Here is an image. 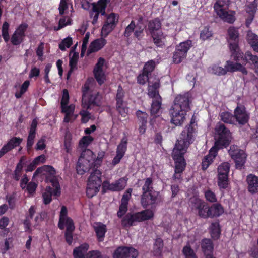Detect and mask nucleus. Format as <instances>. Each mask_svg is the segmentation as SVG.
<instances>
[{
  "instance_id": "nucleus-49",
  "label": "nucleus",
  "mask_w": 258,
  "mask_h": 258,
  "mask_svg": "<svg viewBox=\"0 0 258 258\" xmlns=\"http://www.w3.org/2000/svg\"><path fill=\"white\" fill-rule=\"evenodd\" d=\"M221 120L223 122L232 124L234 121V116H233L231 113L227 112H222L220 114Z\"/></svg>"
},
{
  "instance_id": "nucleus-3",
  "label": "nucleus",
  "mask_w": 258,
  "mask_h": 258,
  "mask_svg": "<svg viewBox=\"0 0 258 258\" xmlns=\"http://www.w3.org/2000/svg\"><path fill=\"white\" fill-rule=\"evenodd\" d=\"M215 132L218 135V137L215 141L214 146L210 150L209 154L205 156L202 160V167L203 170L206 169L213 162L217 154L218 149L227 146L231 141V133L224 125H217L215 127Z\"/></svg>"
},
{
  "instance_id": "nucleus-25",
  "label": "nucleus",
  "mask_w": 258,
  "mask_h": 258,
  "mask_svg": "<svg viewBox=\"0 0 258 258\" xmlns=\"http://www.w3.org/2000/svg\"><path fill=\"white\" fill-rule=\"evenodd\" d=\"M22 141V139L18 137L11 138L7 144L5 145L0 150V157L13 149L19 146Z\"/></svg>"
},
{
  "instance_id": "nucleus-60",
  "label": "nucleus",
  "mask_w": 258,
  "mask_h": 258,
  "mask_svg": "<svg viewBox=\"0 0 258 258\" xmlns=\"http://www.w3.org/2000/svg\"><path fill=\"white\" fill-rule=\"evenodd\" d=\"M89 89V82L88 81H87L85 84L84 85L83 87H82V92H83V95H82V105L83 106V107H85L84 105V101L86 100V94L87 92L88 91Z\"/></svg>"
},
{
  "instance_id": "nucleus-19",
  "label": "nucleus",
  "mask_w": 258,
  "mask_h": 258,
  "mask_svg": "<svg viewBox=\"0 0 258 258\" xmlns=\"http://www.w3.org/2000/svg\"><path fill=\"white\" fill-rule=\"evenodd\" d=\"M138 255V251L133 248L120 247L114 251L113 258H136Z\"/></svg>"
},
{
  "instance_id": "nucleus-54",
  "label": "nucleus",
  "mask_w": 258,
  "mask_h": 258,
  "mask_svg": "<svg viewBox=\"0 0 258 258\" xmlns=\"http://www.w3.org/2000/svg\"><path fill=\"white\" fill-rule=\"evenodd\" d=\"M72 44V39L71 37H68L63 40L61 43L59 44V48L64 51L66 48H69Z\"/></svg>"
},
{
  "instance_id": "nucleus-23",
  "label": "nucleus",
  "mask_w": 258,
  "mask_h": 258,
  "mask_svg": "<svg viewBox=\"0 0 258 258\" xmlns=\"http://www.w3.org/2000/svg\"><path fill=\"white\" fill-rule=\"evenodd\" d=\"M234 118L236 121L241 124H244L247 122L249 115L243 106H238L234 110Z\"/></svg>"
},
{
  "instance_id": "nucleus-34",
  "label": "nucleus",
  "mask_w": 258,
  "mask_h": 258,
  "mask_svg": "<svg viewBox=\"0 0 258 258\" xmlns=\"http://www.w3.org/2000/svg\"><path fill=\"white\" fill-rule=\"evenodd\" d=\"M89 248V245L84 243L80 246L74 249L73 251V255L75 258H86V253Z\"/></svg>"
},
{
  "instance_id": "nucleus-61",
  "label": "nucleus",
  "mask_w": 258,
  "mask_h": 258,
  "mask_svg": "<svg viewBox=\"0 0 258 258\" xmlns=\"http://www.w3.org/2000/svg\"><path fill=\"white\" fill-rule=\"evenodd\" d=\"M46 138L45 137H42L37 142L36 145V149L37 150H42L46 147L45 144Z\"/></svg>"
},
{
  "instance_id": "nucleus-46",
  "label": "nucleus",
  "mask_w": 258,
  "mask_h": 258,
  "mask_svg": "<svg viewBox=\"0 0 258 258\" xmlns=\"http://www.w3.org/2000/svg\"><path fill=\"white\" fill-rule=\"evenodd\" d=\"M161 27V22L158 19L153 20L149 22V29L151 34L154 32H158L159 31H161L160 30Z\"/></svg>"
},
{
  "instance_id": "nucleus-4",
  "label": "nucleus",
  "mask_w": 258,
  "mask_h": 258,
  "mask_svg": "<svg viewBox=\"0 0 258 258\" xmlns=\"http://www.w3.org/2000/svg\"><path fill=\"white\" fill-rule=\"evenodd\" d=\"M229 0H217L214 5V11L220 19L231 24L236 20L234 11L229 10Z\"/></svg>"
},
{
  "instance_id": "nucleus-11",
  "label": "nucleus",
  "mask_w": 258,
  "mask_h": 258,
  "mask_svg": "<svg viewBox=\"0 0 258 258\" xmlns=\"http://www.w3.org/2000/svg\"><path fill=\"white\" fill-rule=\"evenodd\" d=\"M51 183L52 187H46L42 195L43 203L46 205L51 202L52 195L58 197L61 194L60 187L58 182L56 179H53L51 180Z\"/></svg>"
},
{
  "instance_id": "nucleus-47",
  "label": "nucleus",
  "mask_w": 258,
  "mask_h": 258,
  "mask_svg": "<svg viewBox=\"0 0 258 258\" xmlns=\"http://www.w3.org/2000/svg\"><path fill=\"white\" fill-rule=\"evenodd\" d=\"M71 23V19L69 16H62L59 20L58 26H55L54 30L58 31L64 27L70 25Z\"/></svg>"
},
{
  "instance_id": "nucleus-12",
  "label": "nucleus",
  "mask_w": 258,
  "mask_h": 258,
  "mask_svg": "<svg viewBox=\"0 0 258 258\" xmlns=\"http://www.w3.org/2000/svg\"><path fill=\"white\" fill-rule=\"evenodd\" d=\"M58 226L61 230L64 228L68 231L75 230L74 222L70 217H68V210L64 206H62L61 208Z\"/></svg>"
},
{
  "instance_id": "nucleus-32",
  "label": "nucleus",
  "mask_w": 258,
  "mask_h": 258,
  "mask_svg": "<svg viewBox=\"0 0 258 258\" xmlns=\"http://www.w3.org/2000/svg\"><path fill=\"white\" fill-rule=\"evenodd\" d=\"M151 35L154 43L157 47H162L165 45L166 36L162 31L154 32Z\"/></svg>"
},
{
  "instance_id": "nucleus-53",
  "label": "nucleus",
  "mask_w": 258,
  "mask_h": 258,
  "mask_svg": "<svg viewBox=\"0 0 258 258\" xmlns=\"http://www.w3.org/2000/svg\"><path fill=\"white\" fill-rule=\"evenodd\" d=\"M9 24L7 22H5L2 27V35L4 40L6 42L9 41L10 37L9 35Z\"/></svg>"
},
{
  "instance_id": "nucleus-9",
  "label": "nucleus",
  "mask_w": 258,
  "mask_h": 258,
  "mask_svg": "<svg viewBox=\"0 0 258 258\" xmlns=\"http://www.w3.org/2000/svg\"><path fill=\"white\" fill-rule=\"evenodd\" d=\"M228 152L231 157L234 160L236 168L241 169L246 160L245 151L238 146L233 145L230 147Z\"/></svg>"
},
{
  "instance_id": "nucleus-2",
  "label": "nucleus",
  "mask_w": 258,
  "mask_h": 258,
  "mask_svg": "<svg viewBox=\"0 0 258 258\" xmlns=\"http://www.w3.org/2000/svg\"><path fill=\"white\" fill-rule=\"evenodd\" d=\"M192 98L190 93L177 95L169 110L171 123L175 125H181L185 120L187 112L190 110Z\"/></svg>"
},
{
  "instance_id": "nucleus-7",
  "label": "nucleus",
  "mask_w": 258,
  "mask_h": 258,
  "mask_svg": "<svg viewBox=\"0 0 258 258\" xmlns=\"http://www.w3.org/2000/svg\"><path fill=\"white\" fill-rule=\"evenodd\" d=\"M101 172L98 169L94 170L88 178L86 194L88 197L92 198L99 190L102 183Z\"/></svg>"
},
{
  "instance_id": "nucleus-51",
  "label": "nucleus",
  "mask_w": 258,
  "mask_h": 258,
  "mask_svg": "<svg viewBox=\"0 0 258 258\" xmlns=\"http://www.w3.org/2000/svg\"><path fill=\"white\" fill-rule=\"evenodd\" d=\"M153 181L151 178H147L145 179L144 184L142 187L143 193L155 191L153 190Z\"/></svg>"
},
{
  "instance_id": "nucleus-27",
  "label": "nucleus",
  "mask_w": 258,
  "mask_h": 258,
  "mask_svg": "<svg viewBox=\"0 0 258 258\" xmlns=\"http://www.w3.org/2000/svg\"><path fill=\"white\" fill-rule=\"evenodd\" d=\"M106 44V40L103 38L97 39L92 41L90 44L87 54H89L99 51L102 49Z\"/></svg>"
},
{
  "instance_id": "nucleus-59",
  "label": "nucleus",
  "mask_w": 258,
  "mask_h": 258,
  "mask_svg": "<svg viewBox=\"0 0 258 258\" xmlns=\"http://www.w3.org/2000/svg\"><path fill=\"white\" fill-rule=\"evenodd\" d=\"M135 26H136L134 21H132L131 23L126 27L124 32V36L126 37L130 36L135 30Z\"/></svg>"
},
{
  "instance_id": "nucleus-10",
  "label": "nucleus",
  "mask_w": 258,
  "mask_h": 258,
  "mask_svg": "<svg viewBox=\"0 0 258 258\" xmlns=\"http://www.w3.org/2000/svg\"><path fill=\"white\" fill-rule=\"evenodd\" d=\"M119 19V15L111 13L106 15V19L101 29V35L106 37L115 28Z\"/></svg>"
},
{
  "instance_id": "nucleus-1",
  "label": "nucleus",
  "mask_w": 258,
  "mask_h": 258,
  "mask_svg": "<svg viewBox=\"0 0 258 258\" xmlns=\"http://www.w3.org/2000/svg\"><path fill=\"white\" fill-rule=\"evenodd\" d=\"M195 135V130L191 121L190 124L182 131L173 150L172 156L175 161V173L173 175L175 179L181 178V174L186 166L183 156L189 145L194 141Z\"/></svg>"
},
{
  "instance_id": "nucleus-44",
  "label": "nucleus",
  "mask_w": 258,
  "mask_h": 258,
  "mask_svg": "<svg viewBox=\"0 0 258 258\" xmlns=\"http://www.w3.org/2000/svg\"><path fill=\"white\" fill-rule=\"evenodd\" d=\"M209 229L212 237L215 239H218L220 234V229L219 223H212L210 226Z\"/></svg>"
},
{
  "instance_id": "nucleus-55",
  "label": "nucleus",
  "mask_w": 258,
  "mask_h": 258,
  "mask_svg": "<svg viewBox=\"0 0 258 258\" xmlns=\"http://www.w3.org/2000/svg\"><path fill=\"white\" fill-rule=\"evenodd\" d=\"M183 253L186 258H197L194 250L188 245L184 247Z\"/></svg>"
},
{
  "instance_id": "nucleus-36",
  "label": "nucleus",
  "mask_w": 258,
  "mask_h": 258,
  "mask_svg": "<svg viewBox=\"0 0 258 258\" xmlns=\"http://www.w3.org/2000/svg\"><path fill=\"white\" fill-rule=\"evenodd\" d=\"M246 39L253 49L258 53V36L251 31L247 34Z\"/></svg>"
},
{
  "instance_id": "nucleus-6",
  "label": "nucleus",
  "mask_w": 258,
  "mask_h": 258,
  "mask_svg": "<svg viewBox=\"0 0 258 258\" xmlns=\"http://www.w3.org/2000/svg\"><path fill=\"white\" fill-rule=\"evenodd\" d=\"M94 161V155L90 150L83 151L78 159L76 166L78 174L83 175L88 171L92 167Z\"/></svg>"
},
{
  "instance_id": "nucleus-13",
  "label": "nucleus",
  "mask_w": 258,
  "mask_h": 258,
  "mask_svg": "<svg viewBox=\"0 0 258 258\" xmlns=\"http://www.w3.org/2000/svg\"><path fill=\"white\" fill-rule=\"evenodd\" d=\"M231 52V56L233 57V60L235 62L231 60H227L225 64V70L226 73L229 72H234L237 71H240L243 74H246L247 72L243 65V63L241 62V58H239V60L235 59L234 58V50H230Z\"/></svg>"
},
{
  "instance_id": "nucleus-40",
  "label": "nucleus",
  "mask_w": 258,
  "mask_h": 258,
  "mask_svg": "<svg viewBox=\"0 0 258 258\" xmlns=\"http://www.w3.org/2000/svg\"><path fill=\"white\" fill-rule=\"evenodd\" d=\"M225 68H223L217 64H213L208 69V72L209 73L217 75H224L227 73L225 70Z\"/></svg>"
},
{
  "instance_id": "nucleus-21",
  "label": "nucleus",
  "mask_w": 258,
  "mask_h": 258,
  "mask_svg": "<svg viewBox=\"0 0 258 258\" xmlns=\"http://www.w3.org/2000/svg\"><path fill=\"white\" fill-rule=\"evenodd\" d=\"M124 93L122 89L119 87L117 90L116 100V108L118 112L122 116H125L128 112V108L126 107L125 104L123 101Z\"/></svg>"
},
{
  "instance_id": "nucleus-35",
  "label": "nucleus",
  "mask_w": 258,
  "mask_h": 258,
  "mask_svg": "<svg viewBox=\"0 0 258 258\" xmlns=\"http://www.w3.org/2000/svg\"><path fill=\"white\" fill-rule=\"evenodd\" d=\"M101 98V95L99 93L96 92L93 93L91 95H90V97L88 98V104H85V103L84 102V108L88 109L90 108V106L91 104H93L96 106L100 105Z\"/></svg>"
},
{
  "instance_id": "nucleus-16",
  "label": "nucleus",
  "mask_w": 258,
  "mask_h": 258,
  "mask_svg": "<svg viewBox=\"0 0 258 258\" xmlns=\"http://www.w3.org/2000/svg\"><path fill=\"white\" fill-rule=\"evenodd\" d=\"M161 201L159 193L157 191H151L143 193L141 203L143 207L146 208L149 205L158 203Z\"/></svg>"
},
{
  "instance_id": "nucleus-48",
  "label": "nucleus",
  "mask_w": 258,
  "mask_h": 258,
  "mask_svg": "<svg viewBox=\"0 0 258 258\" xmlns=\"http://www.w3.org/2000/svg\"><path fill=\"white\" fill-rule=\"evenodd\" d=\"M163 247V241L160 238H158L155 240L153 246V252L155 255H160L162 252Z\"/></svg>"
},
{
  "instance_id": "nucleus-31",
  "label": "nucleus",
  "mask_w": 258,
  "mask_h": 258,
  "mask_svg": "<svg viewBox=\"0 0 258 258\" xmlns=\"http://www.w3.org/2000/svg\"><path fill=\"white\" fill-rule=\"evenodd\" d=\"M224 213V209L220 204H214L209 207V217H219Z\"/></svg>"
},
{
  "instance_id": "nucleus-57",
  "label": "nucleus",
  "mask_w": 258,
  "mask_h": 258,
  "mask_svg": "<svg viewBox=\"0 0 258 258\" xmlns=\"http://www.w3.org/2000/svg\"><path fill=\"white\" fill-rule=\"evenodd\" d=\"M212 35V33L211 31L209 30L208 28H204V29L201 31L200 34V38L205 40L209 39Z\"/></svg>"
},
{
  "instance_id": "nucleus-64",
  "label": "nucleus",
  "mask_w": 258,
  "mask_h": 258,
  "mask_svg": "<svg viewBox=\"0 0 258 258\" xmlns=\"http://www.w3.org/2000/svg\"><path fill=\"white\" fill-rule=\"evenodd\" d=\"M86 258H107L106 256H102L98 251H90L86 255Z\"/></svg>"
},
{
  "instance_id": "nucleus-37",
  "label": "nucleus",
  "mask_w": 258,
  "mask_h": 258,
  "mask_svg": "<svg viewBox=\"0 0 258 258\" xmlns=\"http://www.w3.org/2000/svg\"><path fill=\"white\" fill-rule=\"evenodd\" d=\"M136 217V213L133 214L128 213L122 219L121 225L124 227L133 225L135 222H138Z\"/></svg>"
},
{
  "instance_id": "nucleus-42",
  "label": "nucleus",
  "mask_w": 258,
  "mask_h": 258,
  "mask_svg": "<svg viewBox=\"0 0 258 258\" xmlns=\"http://www.w3.org/2000/svg\"><path fill=\"white\" fill-rule=\"evenodd\" d=\"M94 140L93 137L90 135L83 137L79 141V146L82 150H87L86 148Z\"/></svg>"
},
{
  "instance_id": "nucleus-22",
  "label": "nucleus",
  "mask_w": 258,
  "mask_h": 258,
  "mask_svg": "<svg viewBox=\"0 0 258 258\" xmlns=\"http://www.w3.org/2000/svg\"><path fill=\"white\" fill-rule=\"evenodd\" d=\"M127 184V179L124 178H121L114 182L109 183L108 181H104L103 183V188L111 191H120L123 189Z\"/></svg>"
},
{
  "instance_id": "nucleus-45",
  "label": "nucleus",
  "mask_w": 258,
  "mask_h": 258,
  "mask_svg": "<svg viewBox=\"0 0 258 258\" xmlns=\"http://www.w3.org/2000/svg\"><path fill=\"white\" fill-rule=\"evenodd\" d=\"M192 46V42L191 40H186L185 41L180 43L176 46V49L187 55V52Z\"/></svg>"
},
{
  "instance_id": "nucleus-8",
  "label": "nucleus",
  "mask_w": 258,
  "mask_h": 258,
  "mask_svg": "<svg viewBox=\"0 0 258 258\" xmlns=\"http://www.w3.org/2000/svg\"><path fill=\"white\" fill-rule=\"evenodd\" d=\"M229 170L230 164L228 162L222 163L217 168V184L220 189L228 187Z\"/></svg>"
},
{
  "instance_id": "nucleus-5",
  "label": "nucleus",
  "mask_w": 258,
  "mask_h": 258,
  "mask_svg": "<svg viewBox=\"0 0 258 258\" xmlns=\"http://www.w3.org/2000/svg\"><path fill=\"white\" fill-rule=\"evenodd\" d=\"M107 0H99L97 3L90 4L86 0H82L81 2L82 7L85 10H88L92 6L91 10L89 12V15L92 19V23L95 25L97 23L99 14L105 15V9L108 3Z\"/></svg>"
},
{
  "instance_id": "nucleus-14",
  "label": "nucleus",
  "mask_w": 258,
  "mask_h": 258,
  "mask_svg": "<svg viewBox=\"0 0 258 258\" xmlns=\"http://www.w3.org/2000/svg\"><path fill=\"white\" fill-rule=\"evenodd\" d=\"M191 206L193 210L196 211L198 215L203 218L209 217V207L203 200L199 198L191 199Z\"/></svg>"
},
{
  "instance_id": "nucleus-50",
  "label": "nucleus",
  "mask_w": 258,
  "mask_h": 258,
  "mask_svg": "<svg viewBox=\"0 0 258 258\" xmlns=\"http://www.w3.org/2000/svg\"><path fill=\"white\" fill-rule=\"evenodd\" d=\"M186 57V54L175 49L173 55V61L175 63H180Z\"/></svg>"
},
{
  "instance_id": "nucleus-26",
  "label": "nucleus",
  "mask_w": 258,
  "mask_h": 258,
  "mask_svg": "<svg viewBox=\"0 0 258 258\" xmlns=\"http://www.w3.org/2000/svg\"><path fill=\"white\" fill-rule=\"evenodd\" d=\"M160 86L159 81L156 79L154 82L149 81L148 95L153 100L161 99V97L159 94L158 89Z\"/></svg>"
},
{
  "instance_id": "nucleus-62",
  "label": "nucleus",
  "mask_w": 258,
  "mask_h": 258,
  "mask_svg": "<svg viewBox=\"0 0 258 258\" xmlns=\"http://www.w3.org/2000/svg\"><path fill=\"white\" fill-rule=\"evenodd\" d=\"M24 159V157H22L20 161V162L17 164L16 167L15 175V179L18 180L19 179L20 175L21 173V171L23 168V164L22 160Z\"/></svg>"
},
{
  "instance_id": "nucleus-63",
  "label": "nucleus",
  "mask_w": 258,
  "mask_h": 258,
  "mask_svg": "<svg viewBox=\"0 0 258 258\" xmlns=\"http://www.w3.org/2000/svg\"><path fill=\"white\" fill-rule=\"evenodd\" d=\"M127 205L128 204L121 202V204L119 208V211L117 212V216L118 217H121L125 214L127 210Z\"/></svg>"
},
{
  "instance_id": "nucleus-29",
  "label": "nucleus",
  "mask_w": 258,
  "mask_h": 258,
  "mask_svg": "<svg viewBox=\"0 0 258 258\" xmlns=\"http://www.w3.org/2000/svg\"><path fill=\"white\" fill-rule=\"evenodd\" d=\"M248 190L251 194L258 192V177L250 174L247 177Z\"/></svg>"
},
{
  "instance_id": "nucleus-30",
  "label": "nucleus",
  "mask_w": 258,
  "mask_h": 258,
  "mask_svg": "<svg viewBox=\"0 0 258 258\" xmlns=\"http://www.w3.org/2000/svg\"><path fill=\"white\" fill-rule=\"evenodd\" d=\"M62 111L66 114L64 118V121L65 122H69L72 120L75 119L77 116L74 115V111L75 109V106L73 104L70 105H64L61 106Z\"/></svg>"
},
{
  "instance_id": "nucleus-20",
  "label": "nucleus",
  "mask_w": 258,
  "mask_h": 258,
  "mask_svg": "<svg viewBox=\"0 0 258 258\" xmlns=\"http://www.w3.org/2000/svg\"><path fill=\"white\" fill-rule=\"evenodd\" d=\"M27 27V24H22L16 29L11 38V43L13 45H19L23 41Z\"/></svg>"
},
{
  "instance_id": "nucleus-17",
  "label": "nucleus",
  "mask_w": 258,
  "mask_h": 258,
  "mask_svg": "<svg viewBox=\"0 0 258 258\" xmlns=\"http://www.w3.org/2000/svg\"><path fill=\"white\" fill-rule=\"evenodd\" d=\"M104 63L105 59L103 58H99L93 70L94 77L100 85L103 84L106 79L104 70Z\"/></svg>"
},
{
  "instance_id": "nucleus-58",
  "label": "nucleus",
  "mask_w": 258,
  "mask_h": 258,
  "mask_svg": "<svg viewBox=\"0 0 258 258\" xmlns=\"http://www.w3.org/2000/svg\"><path fill=\"white\" fill-rule=\"evenodd\" d=\"M132 192V188H128L123 195L121 202L128 204V201L131 198Z\"/></svg>"
},
{
  "instance_id": "nucleus-24",
  "label": "nucleus",
  "mask_w": 258,
  "mask_h": 258,
  "mask_svg": "<svg viewBox=\"0 0 258 258\" xmlns=\"http://www.w3.org/2000/svg\"><path fill=\"white\" fill-rule=\"evenodd\" d=\"M127 139L126 138H123L120 144L118 145L116 150V155L112 160L113 165L117 164L124 156L126 150Z\"/></svg>"
},
{
  "instance_id": "nucleus-15",
  "label": "nucleus",
  "mask_w": 258,
  "mask_h": 258,
  "mask_svg": "<svg viewBox=\"0 0 258 258\" xmlns=\"http://www.w3.org/2000/svg\"><path fill=\"white\" fill-rule=\"evenodd\" d=\"M235 59L239 60L241 58V62L243 63L244 66L247 63L249 59L255 67V72L258 74V57L256 55H253L249 51H247L245 54L240 50L234 54Z\"/></svg>"
},
{
  "instance_id": "nucleus-18",
  "label": "nucleus",
  "mask_w": 258,
  "mask_h": 258,
  "mask_svg": "<svg viewBox=\"0 0 258 258\" xmlns=\"http://www.w3.org/2000/svg\"><path fill=\"white\" fill-rule=\"evenodd\" d=\"M238 32L237 29L230 27L228 29V42L230 50H234L235 53L240 50L238 45Z\"/></svg>"
},
{
  "instance_id": "nucleus-39",
  "label": "nucleus",
  "mask_w": 258,
  "mask_h": 258,
  "mask_svg": "<svg viewBox=\"0 0 258 258\" xmlns=\"http://www.w3.org/2000/svg\"><path fill=\"white\" fill-rule=\"evenodd\" d=\"M201 247L205 256L207 254H211L210 253L213 251V246L212 242L209 239H205L203 240L201 244Z\"/></svg>"
},
{
  "instance_id": "nucleus-43",
  "label": "nucleus",
  "mask_w": 258,
  "mask_h": 258,
  "mask_svg": "<svg viewBox=\"0 0 258 258\" xmlns=\"http://www.w3.org/2000/svg\"><path fill=\"white\" fill-rule=\"evenodd\" d=\"M72 55L70 58L69 66L70 70L68 73V77L72 72L76 69L77 63L78 59V54L75 52H71L70 55Z\"/></svg>"
},
{
  "instance_id": "nucleus-52",
  "label": "nucleus",
  "mask_w": 258,
  "mask_h": 258,
  "mask_svg": "<svg viewBox=\"0 0 258 258\" xmlns=\"http://www.w3.org/2000/svg\"><path fill=\"white\" fill-rule=\"evenodd\" d=\"M155 66V62L154 61L151 60L148 61L145 65L143 69V73L148 74L152 72L154 69Z\"/></svg>"
},
{
  "instance_id": "nucleus-28",
  "label": "nucleus",
  "mask_w": 258,
  "mask_h": 258,
  "mask_svg": "<svg viewBox=\"0 0 258 258\" xmlns=\"http://www.w3.org/2000/svg\"><path fill=\"white\" fill-rule=\"evenodd\" d=\"M55 170L54 168L49 165H44L38 168L34 172L33 177L36 176L39 174L46 176H54L55 174Z\"/></svg>"
},
{
  "instance_id": "nucleus-56",
  "label": "nucleus",
  "mask_w": 258,
  "mask_h": 258,
  "mask_svg": "<svg viewBox=\"0 0 258 258\" xmlns=\"http://www.w3.org/2000/svg\"><path fill=\"white\" fill-rule=\"evenodd\" d=\"M205 197L206 200L211 203H214L217 201L215 194L210 190H208L205 192Z\"/></svg>"
},
{
  "instance_id": "nucleus-33",
  "label": "nucleus",
  "mask_w": 258,
  "mask_h": 258,
  "mask_svg": "<svg viewBox=\"0 0 258 258\" xmlns=\"http://www.w3.org/2000/svg\"><path fill=\"white\" fill-rule=\"evenodd\" d=\"M136 214V218L137 219L138 222L150 220L153 217L154 215V211L150 209L143 210Z\"/></svg>"
},
{
  "instance_id": "nucleus-38",
  "label": "nucleus",
  "mask_w": 258,
  "mask_h": 258,
  "mask_svg": "<svg viewBox=\"0 0 258 258\" xmlns=\"http://www.w3.org/2000/svg\"><path fill=\"white\" fill-rule=\"evenodd\" d=\"M94 227L98 240L99 241H103L106 231V226L101 223H97L95 224Z\"/></svg>"
},
{
  "instance_id": "nucleus-41",
  "label": "nucleus",
  "mask_w": 258,
  "mask_h": 258,
  "mask_svg": "<svg viewBox=\"0 0 258 258\" xmlns=\"http://www.w3.org/2000/svg\"><path fill=\"white\" fill-rule=\"evenodd\" d=\"M162 104V98L153 100L151 107V113L152 115H158L160 112Z\"/></svg>"
}]
</instances>
